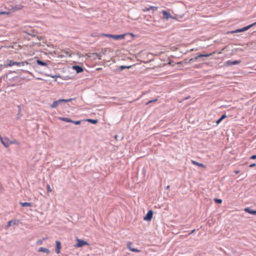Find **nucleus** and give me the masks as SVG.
I'll return each instance as SVG.
<instances>
[{
    "mask_svg": "<svg viewBox=\"0 0 256 256\" xmlns=\"http://www.w3.org/2000/svg\"><path fill=\"white\" fill-rule=\"evenodd\" d=\"M25 64H28V62L26 61V62H20V66H24L25 65Z\"/></svg>",
    "mask_w": 256,
    "mask_h": 256,
    "instance_id": "nucleus-35",
    "label": "nucleus"
},
{
    "mask_svg": "<svg viewBox=\"0 0 256 256\" xmlns=\"http://www.w3.org/2000/svg\"><path fill=\"white\" fill-rule=\"evenodd\" d=\"M189 98H190V96L186 97V98H185V100H187V99H188Z\"/></svg>",
    "mask_w": 256,
    "mask_h": 256,
    "instance_id": "nucleus-55",
    "label": "nucleus"
},
{
    "mask_svg": "<svg viewBox=\"0 0 256 256\" xmlns=\"http://www.w3.org/2000/svg\"><path fill=\"white\" fill-rule=\"evenodd\" d=\"M192 163L194 165L198 166L200 167H201L202 168H205L206 166L205 165L202 163L198 162L195 160H192Z\"/></svg>",
    "mask_w": 256,
    "mask_h": 256,
    "instance_id": "nucleus-16",
    "label": "nucleus"
},
{
    "mask_svg": "<svg viewBox=\"0 0 256 256\" xmlns=\"http://www.w3.org/2000/svg\"><path fill=\"white\" fill-rule=\"evenodd\" d=\"M46 238H43L42 239H40V240H38L37 242H36V244H42V242L44 240H46Z\"/></svg>",
    "mask_w": 256,
    "mask_h": 256,
    "instance_id": "nucleus-33",
    "label": "nucleus"
},
{
    "mask_svg": "<svg viewBox=\"0 0 256 256\" xmlns=\"http://www.w3.org/2000/svg\"><path fill=\"white\" fill-rule=\"evenodd\" d=\"M63 102H62V99H60L58 100H56V101H54L50 106V108H56L58 105L61 103Z\"/></svg>",
    "mask_w": 256,
    "mask_h": 256,
    "instance_id": "nucleus-7",
    "label": "nucleus"
},
{
    "mask_svg": "<svg viewBox=\"0 0 256 256\" xmlns=\"http://www.w3.org/2000/svg\"><path fill=\"white\" fill-rule=\"evenodd\" d=\"M86 122H89L92 124H96L98 122V120L97 119H90L87 118L84 120H81V125L84 124Z\"/></svg>",
    "mask_w": 256,
    "mask_h": 256,
    "instance_id": "nucleus-5",
    "label": "nucleus"
},
{
    "mask_svg": "<svg viewBox=\"0 0 256 256\" xmlns=\"http://www.w3.org/2000/svg\"><path fill=\"white\" fill-rule=\"evenodd\" d=\"M16 222L14 220H10L8 222V226L10 227L13 224H15Z\"/></svg>",
    "mask_w": 256,
    "mask_h": 256,
    "instance_id": "nucleus-31",
    "label": "nucleus"
},
{
    "mask_svg": "<svg viewBox=\"0 0 256 256\" xmlns=\"http://www.w3.org/2000/svg\"><path fill=\"white\" fill-rule=\"evenodd\" d=\"M130 36L131 37H134V35L132 33H128L126 34H100L98 35V36H106L108 38H112L115 40H120L122 38H124L126 36Z\"/></svg>",
    "mask_w": 256,
    "mask_h": 256,
    "instance_id": "nucleus-1",
    "label": "nucleus"
},
{
    "mask_svg": "<svg viewBox=\"0 0 256 256\" xmlns=\"http://www.w3.org/2000/svg\"><path fill=\"white\" fill-rule=\"evenodd\" d=\"M72 123H74L76 124H80V120H76V121H74L72 122Z\"/></svg>",
    "mask_w": 256,
    "mask_h": 256,
    "instance_id": "nucleus-40",
    "label": "nucleus"
},
{
    "mask_svg": "<svg viewBox=\"0 0 256 256\" xmlns=\"http://www.w3.org/2000/svg\"><path fill=\"white\" fill-rule=\"evenodd\" d=\"M2 144L6 147L8 148L10 146V143H8V138H4V140H0Z\"/></svg>",
    "mask_w": 256,
    "mask_h": 256,
    "instance_id": "nucleus-12",
    "label": "nucleus"
},
{
    "mask_svg": "<svg viewBox=\"0 0 256 256\" xmlns=\"http://www.w3.org/2000/svg\"><path fill=\"white\" fill-rule=\"evenodd\" d=\"M256 166V164L255 163H253V164H250L249 166L250 168H254Z\"/></svg>",
    "mask_w": 256,
    "mask_h": 256,
    "instance_id": "nucleus-44",
    "label": "nucleus"
},
{
    "mask_svg": "<svg viewBox=\"0 0 256 256\" xmlns=\"http://www.w3.org/2000/svg\"><path fill=\"white\" fill-rule=\"evenodd\" d=\"M76 240H77V242H76V244L75 245V246L80 247V239L77 238Z\"/></svg>",
    "mask_w": 256,
    "mask_h": 256,
    "instance_id": "nucleus-34",
    "label": "nucleus"
},
{
    "mask_svg": "<svg viewBox=\"0 0 256 256\" xmlns=\"http://www.w3.org/2000/svg\"><path fill=\"white\" fill-rule=\"evenodd\" d=\"M18 112L17 114V118H20L21 116H22V114H21V108H20V106H18Z\"/></svg>",
    "mask_w": 256,
    "mask_h": 256,
    "instance_id": "nucleus-26",
    "label": "nucleus"
},
{
    "mask_svg": "<svg viewBox=\"0 0 256 256\" xmlns=\"http://www.w3.org/2000/svg\"><path fill=\"white\" fill-rule=\"evenodd\" d=\"M158 100L157 98H155L154 100H149L148 102L146 103V104H148L152 102H156V100Z\"/></svg>",
    "mask_w": 256,
    "mask_h": 256,
    "instance_id": "nucleus-38",
    "label": "nucleus"
},
{
    "mask_svg": "<svg viewBox=\"0 0 256 256\" xmlns=\"http://www.w3.org/2000/svg\"><path fill=\"white\" fill-rule=\"evenodd\" d=\"M173 62H172V61H170V62H168V64L171 65V66H173V64H172V63Z\"/></svg>",
    "mask_w": 256,
    "mask_h": 256,
    "instance_id": "nucleus-51",
    "label": "nucleus"
},
{
    "mask_svg": "<svg viewBox=\"0 0 256 256\" xmlns=\"http://www.w3.org/2000/svg\"><path fill=\"white\" fill-rule=\"evenodd\" d=\"M14 65V62L12 60H8V64H6V66H12Z\"/></svg>",
    "mask_w": 256,
    "mask_h": 256,
    "instance_id": "nucleus-23",
    "label": "nucleus"
},
{
    "mask_svg": "<svg viewBox=\"0 0 256 256\" xmlns=\"http://www.w3.org/2000/svg\"><path fill=\"white\" fill-rule=\"evenodd\" d=\"M84 246H88V248H90V244L87 242L81 240V248Z\"/></svg>",
    "mask_w": 256,
    "mask_h": 256,
    "instance_id": "nucleus-22",
    "label": "nucleus"
},
{
    "mask_svg": "<svg viewBox=\"0 0 256 256\" xmlns=\"http://www.w3.org/2000/svg\"><path fill=\"white\" fill-rule=\"evenodd\" d=\"M61 249V244L58 240L56 241V254H58L60 253Z\"/></svg>",
    "mask_w": 256,
    "mask_h": 256,
    "instance_id": "nucleus-9",
    "label": "nucleus"
},
{
    "mask_svg": "<svg viewBox=\"0 0 256 256\" xmlns=\"http://www.w3.org/2000/svg\"><path fill=\"white\" fill-rule=\"evenodd\" d=\"M226 47H227V46H225L224 48H222V50L218 52V54H222V52L224 51Z\"/></svg>",
    "mask_w": 256,
    "mask_h": 256,
    "instance_id": "nucleus-41",
    "label": "nucleus"
},
{
    "mask_svg": "<svg viewBox=\"0 0 256 256\" xmlns=\"http://www.w3.org/2000/svg\"><path fill=\"white\" fill-rule=\"evenodd\" d=\"M72 68L75 70L77 73L80 72V66H73Z\"/></svg>",
    "mask_w": 256,
    "mask_h": 256,
    "instance_id": "nucleus-24",
    "label": "nucleus"
},
{
    "mask_svg": "<svg viewBox=\"0 0 256 256\" xmlns=\"http://www.w3.org/2000/svg\"><path fill=\"white\" fill-rule=\"evenodd\" d=\"M226 117V114H222V116L216 120V122L217 124H219L222 120Z\"/></svg>",
    "mask_w": 256,
    "mask_h": 256,
    "instance_id": "nucleus-20",
    "label": "nucleus"
},
{
    "mask_svg": "<svg viewBox=\"0 0 256 256\" xmlns=\"http://www.w3.org/2000/svg\"><path fill=\"white\" fill-rule=\"evenodd\" d=\"M154 212L150 210L148 211L146 215L144 217V220L146 221H150L152 218Z\"/></svg>",
    "mask_w": 256,
    "mask_h": 256,
    "instance_id": "nucleus-4",
    "label": "nucleus"
},
{
    "mask_svg": "<svg viewBox=\"0 0 256 256\" xmlns=\"http://www.w3.org/2000/svg\"><path fill=\"white\" fill-rule=\"evenodd\" d=\"M214 200L216 204H221L222 202V199L217 198H214Z\"/></svg>",
    "mask_w": 256,
    "mask_h": 256,
    "instance_id": "nucleus-27",
    "label": "nucleus"
},
{
    "mask_svg": "<svg viewBox=\"0 0 256 256\" xmlns=\"http://www.w3.org/2000/svg\"><path fill=\"white\" fill-rule=\"evenodd\" d=\"M215 53H216V52H211L210 54H200L198 56H194V58L189 59L188 62H192L198 60L200 58H202L203 57H208V56H212V55H213V54H214Z\"/></svg>",
    "mask_w": 256,
    "mask_h": 256,
    "instance_id": "nucleus-3",
    "label": "nucleus"
},
{
    "mask_svg": "<svg viewBox=\"0 0 256 256\" xmlns=\"http://www.w3.org/2000/svg\"><path fill=\"white\" fill-rule=\"evenodd\" d=\"M2 138L0 136V140H2Z\"/></svg>",
    "mask_w": 256,
    "mask_h": 256,
    "instance_id": "nucleus-54",
    "label": "nucleus"
},
{
    "mask_svg": "<svg viewBox=\"0 0 256 256\" xmlns=\"http://www.w3.org/2000/svg\"><path fill=\"white\" fill-rule=\"evenodd\" d=\"M20 204L23 206H28L31 207L32 206V204L31 202H20Z\"/></svg>",
    "mask_w": 256,
    "mask_h": 256,
    "instance_id": "nucleus-19",
    "label": "nucleus"
},
{
    "mask_svg": "<svg viewBox=\"0 0 256 256\" xmlns=\"http://www.w3.org/2000/svg\"><path fill=\"white\" fill-rule=\"evenodd\" d=\"M114 138H115L116 140H123V138H124V136H118V135H115V136H114Z\"/></svg>",
    "mask_w": 256,
    "mask_h": 256,
    "instance_id": "nucleus-29",
    "label": "nucleus"
},
{
    "mask_svg": "<svg viewBox=\"0 0 256 256\" xmlns=\"http://www.w3.org/2000/svg\"><path fill=\"white\" fill-rule=\"evenodd\" d=\"M162 18L164 20H168L169 18H172L176 20L181 21V20H182V19L183 18V17H162Z\"/></svg>",
    "mask_w": 256,
    "mask_h": 256,
    "instance_id": "nucleus-17",
    "label": "nucleus"
},
{
    "mask_svg": "<svg viewBox=\"0 0 256 256\" xmlns=\"http://www.w3.org/2000/svg\"><path fill=\"white\" fill-rule=\"evenodd\" d=\"M8 143H10V144H16V140H12V141H10V140H8Z\"/></svg>",
    "mask_w": 256,
    "mask_h": 256,
    "instance_id": "nucleus-42",
    "label": "nucleus"
},
{
    "mask_svg": "<svg viewBox=\"0 0 256 256\" xmlns=\"http://www.w3.org/2000/svg\"><path fill=\"white\" fill-rule=\"evenodd\" d=\"M244 212H248L252 215H256V210L250 209V208L247 207L244 209Z\"/></svg>",
    "mask_w": 256,
    "mask_h": 256,
    "instance_id": "nucleus-11",
    "label": "nucleus"
},
{
    "mask_svg": "<svg viewBox=\"0 0 256 256\" xmlns=\"http://www.w3.org/2000/svg\"><path fill=\"white\" fill-rule=\"evenodd\" d=\"M234 172L236 174H238L240 172V170H234Z\"/></svg>",
    "mask_w": 256,
    "mask_h": 256,
    "instance_id": "nucleus-49",
    "label": "nucleus"
},
{
    "mask_svg": "<svg viewBox=\"0 0 256 256\" xmlns=\"http://www.w3.org/2000/svg\"><path fill=\"white\" fill-rule=\"evenodd\" d=\"M240 62H241V60H233V61L230 60H228L226 62V65L228 66L236 65V64H240Z\"/></svg>",
    "mask_w": 256,
    "mask_h": 256,
    "instance_id": "nucleus-8",
    "label": "nucleus"
},
{
    "mask_svg": "<svg viewBox=\"0 0 256 256\" xmlns=\"http://www.w3.org/2000/svg\"><path fill=\"white\" fill-rule=\"evenodd\" d=\"M46 188H47V190H48V192H52V189L50 188V186L48 184H47Z\"/></svg>",
    "mask_w": 256,
    "mask_h": 256,
    "instance_id": "nucleus-39",
    "label": "nucleus"
},
{
    "mask_svg": "<svg viewBox=\"0 0 256 256\" xmlns=\"http://www.w3.org/2000/svg\"><path fill=\"white\" fill-rule=\"evenodd\" d=\"M36 63L40 65V66H47L48 65L46 62H42V61L40 60H36Z\"/></svg>",
    "mask_w": 256,
    "mask_h": 256,
    "instance_id": "nucleus-21",
    "label": "nucleus"
},
{
    "mask_svg": "<svg viewBox=\"0 0 256 256\" xmlns=\"http://www.w3.org/2000/svg\"><path fill=\"white\" fill-rule=\"evenodd\" d=\"M94 56H96L98 60H101V57H102V56H101V53H98V52H96V53H94L92 54Z\"/></svg>",
    "mask_w": 256,
    "mask_h": 256,
    "instance_id": "nucleus-28",
    "label": "nucleus"
},
{
    "mask_svg": "<svg viewBox=\"0 0 256 256\" xmlns=\"http://www.w3.org/2000/svg\"><path fill=\"white\" fill-rule=\"evenodd\" d=\"M84 71V68H83L81 66V72H82Z\"/></svg>",
    "mask_w": 256,
    "mask_h": 256,
    "instance_id": "nucleus-52",
    "label": "nucleus"
},
{
    "mask_svg": "<svg viewBox=\"0 0 256 256\" xmlns=\"http://www.w3.org/2000/svg\"><path fill=\"white\" fill-rule=\"evenodd\" d=\"M256 26V22H253L250 24H248L246 26H245L244 27V30L246 31L248 30H250V28H253L254 26Z\"/></svg>",
    "mask_w": 256,
    "mask_h": 256,
    "instance_id": "nucleus-15",
    "label": "nucleus"
},
{
    "mask_svg": "<svg viewBox=\"0 0 256 256\" xmlns=\"http://www.w3.org/2000/svg\"><path fill=\"white\" fill-rule=\"evenodd\" d=\"M107 51L110 52V49L109 48H102L100 53H101V54H106V52Z\"/></svg>",
    "mask_w": 256,
    "mask_h": 256,
    "instance_id": "nucleus-25",
    "label": "nucleus"
},
{
    "mask_svg": "<svg viewBox=\"0 0 256 256\" xmlns=\"http://www.w3.org/2000/svg\"><path fill=\"white\" fill-rule=\"evenodd\" d=\"M131 20L134 21L132 24H137L139 23H142L145 24L146 25H150L152 24L151 22L152 20H150L149 19H146V17H138L137 18L132 19L130 18Z\"/></svg>",
    "mask_w": 256,
    "mask_h": 256,
    "instance_id": "nucleus-2",
    "label": "nucleus"
},
{
    "mask_svg": "<svg viewBox=\"0 0 256 256\" xmlns=\"http://www.w3.org/2000/svg\"><path fill=\"white\" fill-rule=\"evenodd\" d=\"M25 64H28V62L26 61V62H20V66H24L25 65Z\"/></svg>",
    "mask_w": 256,
    "mask_h": 256,
    "instance_id": "nucleus-36",
    "label": "nucleus"
},
{
    "mask_svg": "<svg viewBox=\"0 0 256 256\" xmlns=\"http://www.w3.org/2000/svg\"><path fill=\"white\" fill-rule=\"evenodd\" d=\"M246 32V31L244 30V27H242V28H238L234 30L228 31L226 33V34H232L240 33V32Z\"/></svg>",
    "mask_w": 256,
    "mask_h": 256,
    "instance_id": "nucleus-6",
    "label": "nucleus"
},
{
    "mask_svg": "<svg viewBox=\"0 0 256 256\" xmlns=\"http://www.w3.org/2000/svg\"><path fill=\"white\" fill-rule=\"evenodd\" d=\"M38 252H45V253H46L47 254H48L50 252V250L49 249H48L47 248H44V247L40 248L38 249Z\"/></svg>",
    "mask_w": 256,
    "mask_h": 256,
    "instance_id": "nucleus-14",
    "label": "nucleus"
},
{
    "mask_svg": "<svg viewBox=\"0 0 256 256\" xmlns=\"http://www.w3.org/2000/svg\"><path fill=\"white\" fill-rule=\"evenodd\" d=\"M170 188V186H168L166 187V188L167 190H168V189H169V188Z\"/></svg>",
    "mask_w": 256,
    "mask_h": 256,
    "instance_id": "nucleus-53",
    "label": "nucleus"
},
{
    "mask_svg": "<svg viewBox=\"0 0 256 256\" xmlns=\"http://www.w3.org/2000/svg\"><path fill=\"white\" fill-rule=\"evenodd\" d=\"M150 10H158V8L156 7V6H150V8H147L146 10H144L149 11Z\"/></svg>",
    "mask_w": 256,
    "mask_h": 256,
    "instance_id": "nucleus-30",
    "label": "nucleus"
},
{
    "mask_svg": "<svg viewBox=\"0 0 256 256\" xmlns=\"http://www.w3.org/2000/svg\"><path fill=\"white\" fill-rule=\"evenodd\" d=\"M14 65H16L18 66H20V62H14Z\"/></svg>",
    "mask_w": 256,
    "mask_h": 256,
    "instance_id": "nucleus-45",
    "label": "nucleus"
},
{
    "mask_svg": "<svg viewBox=\"0 0 256 256\" xmlns=\"http://www.w3.org/2000/svg\"><path fill=\"white\" fill-rule=\"evenodd\" d=\"M162 14H164V16H170V13L166 10H163L162 12Z\"/></svg>",
    "mask_w": 256,
    "mask_h": 256,
    "instance_id": "nucleus-32",
    "label": "nucleus"
},
{
    "mask_svg": "<svg viewBox=\"0 0 256 256\" xmlns=\"http://www.w3.org/2000/svg\"><path fill=\"white\" fill-rule=\"evenodd\" d=\"M59 118L62 121L66 122H73V120L68 118L60 117V118Z\"/></svg>",
    "mask_w": 256,
    "mask_h": 256,
    "instance_id": "nucleus-18",
    "label": "nucleus"
},
{
    "mask_svg": "<svg viewBox=\"0 0 256 256\" xmlns=\"http://www.w3.org/2000/svg\"><path fill=\"white\" fill-rule=\"evenodd\" d=\"M150 18L151 19H153L154 17L150 16Z\"/></svg>",
    "mask_w": 256,
    "mask_h": 256,
    "instance_id": "nucleus-56",
    "label": "nucleus"
},
{
    "mask_svg": "<svg viewBox=\"0 0 256 256\" xmlns=\"http://www.w3.org/2000/svg\"><path fill=\"white\" fill-rule=\"evenodd\" d=\"M184 62H186V63H190V62H188L189 60H188V59H187V58L185 59V60H184Z\"/></svg>",
    "mask_w": 256,
    "mask_h": 256,
    "instance_id": "nucleus-46",
    "label": "nucleus"
},
{
    "mask_svg": "<svg viewBox=\"0 0 256 256\" xmlns=\"http://www.w3.org/2000/svg\"><path fill=\"white\" fill-rule=\"evenodd\" d=\"M132 242H129L127 244V248L132 252H140L139 250H138L137 248H133L132 247Z\"/></svg>",
    "mask_w": 256,
    "mask_h": 256,
    "instance_id": "nucleus-10",
    "label": "nucleus"
},
{
    "mask_svg": "<svg viewBox=\"0 0 256 256\" xmlns=\"http://www.w3.org/2000/svg\"><path fill=\"white\" fill-rule=\"evenodd\" d=\"M132 66H119L116 69V70H118L119 72H121L126 68V69L130 68Z\"/></svg>",
    "mask_w": 256,
    "mask_h": 256,
    "instance_id": "nucleus-13",
    "label": "nucleus"
},
{
    "mask_svg": "<svg viewBox=\"0 0 256 256\" xmlns=\"http://www.w3.org/2000/svg\"><path fill=\"white\" fill-rule=\"evenodd\" d=\"M48 76L51 77V78H55V77H58L57 76H52V75H48Z\"/></svg>",
    "mask_w": 256,
    "mask_h": 256,
    "instance_id": "nucleus-48",
    "label": "nucleus"
},
{
    "mask_svg": "<svg viewBox=\"0 0 256 256\" xmlns=\"http://www.w3.org/2000/svg\"><path fill=\"white\" fill-rule=\"evenodd\" d=\"M102 70V68H96V70Z\"/></svg>",
    "mask_w": 256,
    "mask_h": 256,
    "instance_id": "nucleus-50",
    "label": "nucleus"
},
{
    "mask_svg": "<svg viewBox=\"0 0 256 256\" xmlns=\"http://www.w3.org/2000/svg\"><path fill=\"white\" fill-rule=\"evenodd\" d=\"M195 230H195V229H194L193 230H192L191 231V232H190V233H189V234H192L194 233V232H195Z\"/></svg>",
    "mask_w": 256,
    "mask_h": 256,
    "instance_id": "nucleus-47",
    "label": "nucleus"
},
{
    "mask_svg": "<svg viewBox=\"0 0 256 256\" xmlns=\"http://www.w3.org/2000/svg\"><path fill=\"white\" fill-rule=\"evenodd\" d=\"M250 159L254 160L256 159V154L251 156Z\"/></svg>",
    "mask_w": 256,
    "mask_h": 256,
    "instance_id": "nucleus-43",
    "label": "nucleus"
},
{
    "mask_svg": "<svg viewBox=\"0 0 256 256\" xmlns=\"http://www.w3.org/2000/svg\"><path fill=\"white\" fill-rule=\"evenodd\" d=\"M62 102H71L72 100V98L62 99Z\"/></svg>",
    "mask_w": 256,
    "mask_h": 256,
    "instance_id": "nucleus-37",
    "label": "nucleus"
}]
</instances>
